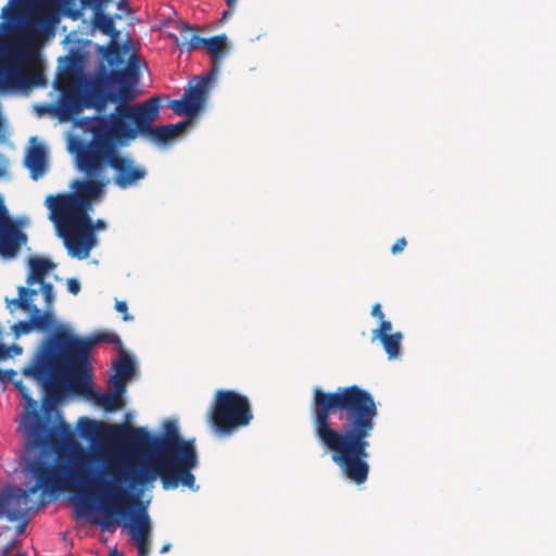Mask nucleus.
I'll use <instances>...</instances> for the list:
<instances>
[{"label":"nucleus","mask_w":556,"mask_h":556,"mask_svg":"<svg viewBox=\"0 0 556 556\" xmlns=\"http://www.w3.org/2000/svg\"><path fill=\"white\" fill-rule=\"evenodd\" d=\"M109 180L105 178L76 179L71 185L72 192L48 195L45 204L49 208V219L65 228L84 227L89 224V212L93 203L102 200L104 188Z\"/></svg>","instance_id":"nucleus-7"},{"label":"nucleus","mask_w":556,"mask_h":556,"mask_svg":"<svg viewBox=\"0 0 556 556\" xmlns=\"http://www.w3.org/2000/svg\"><path fill=\"white\" fill-rule=\"evenodd\" d=\"M67 290L73 294H77L80 291L79 281L75 278H70L67 280Z\"/></svg>","instance_id":"nucleus-35"},{"label":"nucleus","mask_w":556,"mask_h":556,"mask_svg":"<svg viewBox=\"0 0 556 556\" xmlns=\"http://www.w3.org/2000/svg\"><path fill=\"white\" fill-rule=\"evenodd\" d=\"M252 419L253 413L245 395L232 390L215 392L206 421L216 435H231L239 428L247 427Z\"/></svg>","instance_id":"nucleus-10"},{"label":"nucleus","mask_w":556,"mask_h":556,"mask_svg":"<svg viewBox=\"0 0 556 556\" xmlns=\"http://www.w3.org/2000/svg\"><path fill=\"white\" fill-rule=\"evenodd\" d=\"M152 523H117L136 542L138 554H149Z\"/></svg>","instance_id":"nucleus-16"},{"label":"nucleus","mask_w":556,"mask_h":556,"mask_svg":"<svg viewBox=\"0 0 556 556\" xmlns=\"http://www.w3.org/2000/svg\"><path fill=\"white\" fill-rule=\"evenodd\" d=\"M383 345L390 359L396 358L401 350V341L403 336L401 332L390 333L378 338Z\"/></svg>","instance_id":"nucleus-25"},{"label":"nucleus","mask_w":556,"mask_h":556,"mask_svg":"<svg viewBox=\"0 0 556 556\" xmlns=\"http://www.w3.org/2000/svg\"><path fill=\"white\" fill-rule=\"evenodd\" d=\"M214 79V71H210L204 76H194L189 81L182 99L173 100L169 108L177 115H187L190 118L197 116L208 99Z\"/></svg>","instance_id":"nucleus-13"},{"label":"nucleus","mask_w":556,"mask_h":556,"mask_svg":"<svg viewBox=\"0 0 556 556\" xmlns=\"http://www.w3.org/2000/svg\"><path fill=\"white\" fill-rule=\"evenodd\" d=\"M81 394L92 397L94 403L101 406L105 412H116L124 406L123 397H119L118 394H114L113 392L98 393L90 387V391Z\"/></svg>","instance_id":"nucleus-19"},{"label":"nucleus","mask_w":556,"mask_h":556,"mask_svg":"<svg viewBox=\"0 0 556 556\" xmlns=\"http://www.w3.org/2000/svg\"><path fill=\"white\" fill-rule=\"evenodd\" d=\"M41 286V292L45 296L47 306H50L54 300V293H53V286L50 282H42Z\"/></svg>","instance_id":"nucleus-31"},{"label":"nucleus","mask_w":556,"mask_h":556,"mask_svg":"<svg viewBox=\"0 0 556 556\" xmlns=\"http://www.w3.org/2000/svg\"><path fill=\"white\" fill-rule=\"evenodd\" d=\"M9 356V350L3 344H0V359Z\"/></svg>","instance_id":"nucleus-39"},{"label":"nucleus","mask_w":556,"mask_h":556,"mask_svg":"<svg viewBox=\"0 0 556 556\" xmlns=\"http://www.w3.org/2000/svg\"><path fill=\"white\" fill-rule=\"evenodd\" d=\"M138 556H148V554H138Z\"/></svg>","instance_id":"nucleus-47"},{"label":"nucleus","mask_w":556,"mask_h":556,"mask_svg":"<svg viewBox=\"0 0 556 556\" xmlns=\"http://www.w3.org/2000/svg\"><path fill=\"white\" fill-rule=\"evenodd\" d=\"M113 440L123 442L127 446L138 452L149 454L151 456V459L149 462H142V464H149L154 466V459L159 457V447L156 446L155 442L156 437L152 435L144 428H134L127 425H116ZM139 465H141V463L136 464L135 466ZM130 466L131 465L129 464L118 463L108 465V467L105 468V472L110 476V479H106L105 481H112L114 479V468H124Z\"/></svg>","instance_id":"nucleus-12"},{"label":"nucleus","mask_w":556,"mask_h":556,"mask_svg":"<svg viewBox=\"0 0 556 556\" xmlns=\"http://www.w3.org/2000/svg\"><path fill=\"white\" fill-rule=\"evenodd\" d=\"M371 316L379 319L380 321L384 319V314L382 313L381 305L376 303L371 308Z\"/></svg>","instance_id":"nucleus-37"},{"label":"nucleus","mask_w":556,"mask_h":556,"mask_svg":"<svg viewBox=\"0 0 556 556\" xmlns=\"http://www.w3.org/2000/svg\"><path fill=\"white\" fill-rule=\"evenodd\" d=\"M40 0H10L2 9L8 22L0 23V90H28L46 86L38 67L26 68L38 54L45 18Z\"/></svg>","instance_id":"nucleus-5"},{"label":"nucleus","mask_w":556,"mask_h":556,"mask_svg":"<svg viewBox=\"0 0 556 556\" xmlns=\"http://www.w3.org/2000/svg\"><path fill=\"white\" fill-rule=\"evenodd\" d=\"M16 387L18 388V390H20V392H21V394H22L23 399H24L27 403H29V404H31V405H35V404H36V402L31 399V396H30V394H29V392H28V389H27L25 386H23V384H22V382L16 383Z\"/></svg>","instance_id":"nucleus-33"},{"label":"nucleus","mask_w":556,"mask_h":556,"mask_svg":"<svg viewBox=\"0 0 556 556\" xmlns=\"http://www.w3.org/2000/svg\"><path fill=\"white\" fill-rule=\"evenodd\" d=\"M378 408L374 396L357 384L334 391L315 388L311 404L313 430L318 442L331 452L332 462L357 485L369 476V438Z\"/></svg>","instance_id":"nucleus-3"},{"label":"nucleus","mask_w":556,"mask_h":556,"mask_svg":"<svg viewBox=\"0 0 556 556\" xmlns=\"http://www.w3.org/2000/svg\"><path fill=\"white\" fill-rule=\"evenodd\" d=\"M128 379L119 377V376H112L110 379V383L113 388V393L118 394L119 397H123V394L126 392V381Z\"/></svg>","instance_id":"nucleus-28"},{"label":"nucleus","mask_w":556,"mask_h":556,"mask_svg":"<svg viewBox=\"0 0 556 556\" xmlns=\"http://www.w3.org/2000/svg\"><path fill=\"white\" fill-rule=\"evenodd\" d=\"M3 377V371L0 369V379Z\"/></svg>","instance_id":"nucleus-46"},{"label":"nucleus","mask_w":556,"mask_h":556,"mask_svg":"<svg viewBox=\"0 0 556 556\" xmlns=\"http://www.w3.org/2000/svg\"><path fill=\"white\" fill-rule=\"evenodd\" d=\"M67 61L70 63L67 67L70 68V66L74 65L75 60L73 58H68Z\"/></svg>","instance_id":"nucleus-43"},{"label":"nucleus","mask_w":556,"mask_h":556,"mask_svg":"<svg viewBox=\"0 0 556 556\" xmlns=\"http://www.w3.org/2000/svg\"><path fill=\"white\" fill-rule=\"evenodd\" d=\"M98 528H102V531L114 533L117 529V523H76L75 531L80 538L83 536H94L97 535Z\"/></svg>","instance_id":"nucleus-24"},{"label":"nucleus","mask_w":556,"mask_h":556,"mask_svg":"<svg viewBox=\"0 0 556 556\" xmlns=\"http://www.w3.org/2000/svg\"><path fill=\"white\" fill-rule=\"evenodd\" d=\"M10 532L11 527L5 525L0 527V549H3L4 552H9L14 542V538L9 535Z\"/></svg>","instance_id":"nucleus-27"},{"label":"nucleus","mask_w":556,"mask_h":556,"mask_svg":"<svg viewBox=\"0 0 556 556\" xmlns=\"http://www.w3.org/2000/svg\"><path fill=\"white\" fill-rule=\"evenodd\" d=\"M25 165L34 180L41 177L48 167L45 148L40 144L31 147L26 155Z\"/></svg>","instance_id":"nucleus-17"},{"label":"nucleus","mask_w":556,"mask_h":556,"mask_svg":"<svg viewBox=\"0 0 556 556\" xmlns=\"http://www.w3.org/2000/svg\"><path fill=\"white\" fill-rule=\"evenodd\" d=\"M115 309L118 312V313H122L123 314V319L125 321H130L132 320V316L130 314H128V307H127V303L124 302V301H117L115 303Z\"/></svg>","instance_id":"nucleus-32"},{"label":"nucleus","mask_w":556,"mask_h":556,"mask_svg":"<svg viewBox=\"0 0 556 556\" xmlns=\"http://www.w3.org/2000/svg\"><path fill=\"white\" fill-rule=\"evenodd\" d=\"M238 0H226L228 9L231 11L236 8Z\"/></svg>","instance_id":"nucleus-41"},{"label":"nucleus","mask_w":556,"mask_h":556,"mask_svg":"<svg viewBox=\"0 0 556 556\" xmlns=\"http://www.w3.org/2000/svg\"><path fill=\"white\" fill-rule=\"evenodd\" d=\"M62 535H63V540L66 541L67 532L66 531L63 532Z\"/></svg>","instance_id":"nucleus-45"},{"label":"nucleus","mask_w":556,"mask_h":556,"mask_svg":"<svg viewBox=\"0 0 556 556\" xmlns=\"http://www.w3.org/2000/svg\"><path fill=\"white\" fill-rule=\"evenodd\" d=\"M34 410L37 412L42 418H45L46 422L51 428L59 427L61 424H65L70 428L74 441L87 453L96 454V457L85 467L87 472L86 475L88 477L87 479L91 480L100 478L106 480L105 476L108 473L105 470L94 473L91 470V467L94 463L103 460V443L114 439L116 425H108L105 422L93 420L88 417H80L77 421L78 434L80 438L88 440L94 447L93 451H88L76 440L71 425L63 419L61 412L54 406L53 403L46 400L42 404V413L37 409Z\"/></svg>","instance_id":"nucleus-9"},{"label":"nucleus","mask_w":556,"mask_h":556,"mask_svg":"<svg viewBox=\"0 0 556 556\" xmlns=\"http://www.w3.org/2000/svg\"><path fill=\"white\" fill-rule=\"evenodd\" d=\"M28 265L30 269L26 278V283L28 286L42 283L48 271L53 269L55 266L50 260L37 256L30 257L28 260Z\"/></svg>","instance_id":"nucleus-18"},{"label":"nucleus","mask_w":556,"mask_h":556,"mask_svg":"<svg viewBox=\"0 0 556 556\" xmlns=\"http://www.w3.org/2000/svg\"><path fill=\"white\" fill-rule=\"evenodd\" d=\"M116 334L99 332L81 339L62 330L58 331L48 343L45 356L34 366L25 369L24 374L31 376L50 393L55 383L56 363L63 364L70 389L75 393L90 391V372L88 368L92 348L101 342L116 343Z\"/></svg>","instance_id":"nucleus-6"},{"label":"nucleus","mask_w":556,"mask_h":556,"mask_svg":"<svg viewBox=\"0 0 556 556\" xmlns=\"http://www.w3.org/2000/svg\"><path fill=\"white\" fill-rule=\"evenodd\" d=\"M228 15H230V11H225V12L223 13V18H227V17H228Z\"/></svg>","instance_id":"nucleus-44"},{"label":"nucleus","mask_w":556,"mask_h":556,"mask_svg":"<svg viewBox=\"0 0 556 556\" xmlns=\"http://www.w3.org/2000/svg\"><path fill=\"white\" fill-rule=\"evenodd\" d=\"M111 0H80L84 8H90L94 11L103 10Z\"/></svg>","instance_id":"nucleus-30"},{"label":"nucleus","mask_w":556,"mask_h":556,"mask_svg":"<svg viewBox=\"0 0 556 556\" xmlns=\"http://www.w3.org/2000/svg\"><path fill=\"white\" fill-rule=\"evenodd\" d=\"M67 71L56 80V88L61 91L59 100V114L61 119L67 121L87 108L86 93L75 80L67 79Z\"/></svg>","instance_id":"nucleus-14"},{"label":"nucleus","mask_w":556,"mask_h":556,"mask_svg":"<svg viewBox=\"0 0 556 556\" xmlns=\"http://www.w3.org/2000/svg\"><path fill=\"white\" fill-rule=\"evenodd\" d=\"M226 36L225 35H220V36H214V37H211V38H202L201 39V47H205L208 52L211 53V58H212V62H213V67L211 71H214V75H216L217 71H218V64H219V60L220 58L223 56V50L225 49V46H226Z\"/></svg>","instance_id":"nucleus-20"},{"label":"nucleus","mask_w":556,"mask_h":556,"mask_svg":"<svg viewBox=\"0 0 556 556\" xmlns=\"http://www.w3.org/2000/svg\"><path fill=\"white\" fill-rule=\"evenodd\" d=\"M27 525L28 523H17L16 533L17 534H22L25 531Z\"/></svg>","instance_id":"nucleus-40"},{"label":"nucleus","mask_w":556,"mask_h":556,"mask_svg":"<svg viewBox=\"0 0 556 556\" xmlns=\"http://www.w3.org/2000/svg\"><path fill=\"white\" fill-rule=\"evenodd\" d=\"M180 31V38L176 41L179 47H186L187 50H195L201 47V37L195 34L194 28L188 24L180 23L178 25Z\"/></svg>","instance_id":"nucleus-21"},{"label":"nucleus","mask_w":556,"mask_h":556,"mask_svg":"<svg viewBox=\"0 0 556 556\" xmlns=\"http://www.w3.org/2000/svg\"><path fill=\"white\" fill-rule=\"evenodd\" d=\"M392 330V324L388 320L382 319L380 321L379 328L375 329L372 332V339H378L380 337L390 334V331Z\"/></svg>","instance_id":"nucleus-29"},{"label":"nucleus","mask_w":556,"mask_h":556,"mask_svg":"<svg viewBox=\"0 0 556 556\" xmlns=\"http://www.w3.org/2000/svg\"><path fill=\"white\" fill-rule=\"evenodd\" d=\"M156 118L154 104L119 108L113 115L97 116L96 123L90 127L91 139L77 151L78 169L89 178H105L110 166L114 170L113 182L118 188L128 189L138 185L146 178L147 169L130 156L123 155L118 148L127 146L138 137L165 143L190 124L189 121H182L153 127Z\"/></svg>","instance_id":"nucleus-4"},{"label":"nucleus","mask_w":556,"mask_h":556,"mask_svg":"<svg viewBox=\"0 0 556 556\" xmlns=\"http://www.w3.org/2000/svg\"><path fill=\"white\" fill-rule=\"evenodd\" d=\"M49 323V316L47 315H40L35 319L36 327L40 329H47Z\"/></svg>","instance_id":"nucleus-36"},{"label":"nucleus","mask_w":556,"mask_h":556,"mask_svg":"<svg viewBox=\"0 0 556 556\" xmlns=\"http://www.w3.org/2000/svg\"><path fill=\"white\" fill-rule=\"evenodd\" d=\"M407 242H406V239L405 238H400L395 241V243L392 245L391 248V252L393 254H397V253H401L405 247H406Z\"/></svg>","instance_id":"nucleus-34"},{"label":"nucleus","mask_w":556,"mask_h":556,"mask_svg":"<svg viewBox=\"0 0 556 556\" xmlns=\"http://www.w3.org/2000/svg\"><path fill=\"white\" fill-rule=\"evenodd\" d=\"M159 457L154 466L141 464L124 468H114L113 480L86 479V466L96 454L81 466L83 494L92 500L106 516L105 521H150L141 501L130 494L123 483L130 486H144L160 477L165 490L185 486L191 491L199 489L192 469L198 466V455L192 440L186 441L179 435L176 421L164 424V434L156 437Z\"/></svg>","instance_id":"nucleus-2"},{"label":"nucleus","mask_w":556,"mask_h":556,"mask_svg":"<svg viewBox=\"0 0 556 556\" xmlns=\"http://www.w3.org/2000/svg\"><path fill=\"white\" fill-rule=\"evenodd\" d=\"M26 242V233L10 219L8 210L0 198V255L13 258Z\"/></svg>","instance_id":"nucleus-15"},{"label":"nucleus","mask_w":556,"mask_h":556,"mask_svg":"<svg viewBox=\"0 0 556 556\" xmlns=\"http://www.w3.org/2000/svg\"><path fill=\"white\" fill-rule=\"evenodd\" d=\"M54 226L68 254L78 260L87 258L90 255V251L96 247V230H104L106 228L104 220L98 219L93 223L90 216L89 224L80 228L72 226L71 229H67L62 223Z\"/></svg>","instance_id":"nucleus-11"},{"label":"nucleus","mask_w":556,"mask_h":556,"mask_svg":"<svg viewBox=\"0 0 556 556\" xmlns=\"http://www.w3.org/2000/svg\"><path fill=\"white\" fill-rule=\"evenodd\" d=\"M169 547H170V545H169V544H166V545H164V546L161 548V551H160V552H161V553H166L167 551H169Z\"/></svg>","instance_id":"nucleus-42"},{"label":"nucleus","mask_w":556,"mask_h":556,"mask_svg":"<svg viewBox=\"0 0 556 556\" xmlns=\"http://www.w3.org/2000/svg\"><path fill=\"white\" fill-rule=\"evenodd\" d=\"M111 534L112 533H109L108 531H102V528H98L97 535H94V538H97L101 543L105 544Z\"/></svg>","instance_id":"nucleus-38"},{"label":"nucleus","mask_w":556,"mask_h":556,"mask_svg":"<svg viewBox=\"0 0 556 556\" xmlns=\"http://www.w3.org/2000/svg\"><path fill=\"white\" fill-rule=\"evenodd\" d=\"M37 293L36 289L20 287L18 296L13 299L11 303L25 312L39 313V309L33 304V298Z\"/></svg>","instance_id":"nucleus-23"},{"label":"nucleus","mask_w":556,"mask_h":556,"mask_svg":"<svg viewBox=\"0 0 556 556\" xmlns=\"http://www.w3.org/2000/svg\"><path fill=\"white\" fill-rule=\"evenodd\" d=\"M25 442L23 462L35 484L27 490L8 485L0 490V518L24 519L65 492L83 493L81 466L92 455L73 439L65 424L49 427L35 410H26L21 425Z\"/></svg>","instance_id":"nucleus-1"},{"label":"nucleus","mask_w":556,"mask_h":556,"mask_svg":"<svg viewBox=\"0 0 556 556\" xmlns=\"http://www.w3.org/2000/svg\"><path fill=\"white\" fill-rule=\"evenodd\" d=\"M138 81V66L135 59L131 58L128 65L122 70H112L104 76L93 80L89 89L85 92L87 99V108H93L98 113L104 111L109 102L115 103V110L109 115L117 113L119 108H130L139 105H155L157 116L160 115L161 98L159 96L137 103L129 104L128 101L136 97L135 85ZM98 116H101L98 114ZM97 117V115L94 116ZM96 123L93 118L89 128Z\"/></svg>","instance_id":"nucleus-8"},{"label":"nucleus","mask_w":556,"mask_h":556,"mask_svg":"<svg viewBox=\"0 0 556 556\" xmlns=\"http://www.w3.org/2000/svg\"><path fill=\"white\" fill-rule=\"evenodd\" d=\"M115 375L129 379L135 370V365L131 358L124 354L115 364H114Z\"/></svg>","instance_id":"nucleus-26"},{"label":"nucleus","mask_w":556,"mask_h":556,"mask_svg":"<svg viewBox=\"0 0 556 556\" xmlns=\"http://www.w3.org/2000/svg\"><path fill=\"white\" fill-rule=\"evenodd\" d=\"M93 25L103 35L110 36L113 39L119 35V31L115 28L114 20L110 15L104 14L103 10L93 12Z\"/></svg>","instance_id":"nucleus-22"}]
</instances>
